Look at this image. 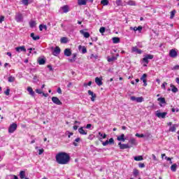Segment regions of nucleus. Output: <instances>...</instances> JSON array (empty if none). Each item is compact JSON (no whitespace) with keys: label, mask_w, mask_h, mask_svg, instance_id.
I'll use <instances>...</instances> for the list:
<instances>
[{"label":"nucleus","mask_w":179,"mask_h":179,"mask_svg":"<svg viewBox=\"0 0 179 179\" xmlns=\"http://www.w3.org/2000/svg\"><path fill=\"white\" fill-rule=\"evenodd\" d=\"M56 162L58 164H68L71 162V156L69 154L60 152L57 153L55 156Z\"/></svg>","instance_id":"nucleus-1"},{"label":"nucleus","mask_w":179,"mask_h":179,"mask_svg":"<svg viewBox=\"0 0 179 179\" xmlns=\"http://www.w3.org/2000/svg\"><path fill=\"white\" fill-rule=\"evenodd\" d=\"M149 59H153V55H146L144 56L141 62L143 66H148V64H149Z\"/></svg>","instance_id":"nucleus-2"},{"label":"nucleus","mask_w":179,"mask_h":179,"mask_svg":"<svg viewBox=\"0 0 179 179\" xmlns=\"http://www.w3.org/2000/svg\"><path fill=\"white\" fill-rule=\"evenodd\" d=\"M15 20L18 23L23 22V14H22L21 13H16L15 16Z\"/></svg>","instance_id":"nucleus-3"},{"label":"nucleus","mask_w":179,"mask_h":179,"mask_svg":"<svg viewBox=\"0 0 179 179\" xmlns=\"http://www.w3.org/2000/svg\"><path fill=\"white\" fill-rule=\"evenodd\" d=\"M17 129V124L16 123H13L10 125L8 128L9 134H13Z\"/></svg>","instance_id":"nucleus-4"},{"label":"nucleus","mask_w":179,"mask_h":179,"mask_svg":"<svg viewBox=\"0 0 179 179\" xmlns=\"http://www.w3.org/2000/svg\"><path fill=\"white\" fill-rule=\"evenodd\" d=\"M52 101L54 103V104H57V106H62V102L57 96H52Z\"/></svg>","instance_id":"nucleus-5"},{"label":"nucleus","mask_w":179,"mask_h":179,"mask_svg":"<svg viewBox=\"0 0 179 179\" xmlns=\"http://www.w3.org/2000/svg\"><path fill=\"white\" fill-rule=\"evenodd\" d=\"M15 51L17 52H26V47L24 45L17 47Z\"/></svg>","instance_id":"nucleus-6"},{"label":"nucleus","mask_w":179,"mask_h":179,"mask_svg":"<svg viewBox=\"0 0 179 179\" xmlns=\"http://www.w3.org/2000/svg\"><path fill=\"white\" fill-rule=\"evenodd\" d=\"M118 145L120 147V149H122V150H124V149H129L132 148V146H129V145L128 144H122L121 142L118 143Z\"/></svg>","instance_id":"nucleus-7"},{"label":"nucleus","mask_w":179,"mask_h":179,"mask_svg":"<svg viewBox=\"0 0 179 179\" xmlns=\"http://www.w3.org/2000/svg\"><path fill=\"white\" fill-rule=\"evenodd\" d=\"M88 94L89 96H91V101H95L97 95H96L92 90H88Z\"/></svg>","instance_id":"nucleus-8"},{"label":"nucleus","mask_w":179,"mask_h":179,"mask_svg":"<svg viewBox=\"0 0 179 179\" xmlns=\"http://www.w3.org/2000/svg\"><path fill=\"white\" fill-rule=\"evenodd\" d=\"M177 55V51H176L175 49H171L169 51V56L171 57V58H176Z\"/></svg>","instance_id":"nucleus-9"},{"label":"nucleus","mask_w":179,"mask_h":179,"mask_svg":"<svg viewBox=\"0 0 179 179\" xmlns=\"http://www.w3.org/2000/svg\"><path fill=\"white\" fill-rule=\"evenodd\" d=\"M102 80H103V78L96 77L95 78V83H96V85L98 86H101V85H103V81Z\"/></svg>","instance_id":"nucleus-10"},{"label":"nucleus","mask_w":179,"mask_h":179,"mask_svg":"<svg viewBox=\"0 0 179 179\" xmlns=\"http://www.w3.org/2000/svg\"><path fill=\"white\" fill-rule=\"evenodd\" d=\"M156 115L157 117H158V118H166V116L167 115V113L166 112L157 113Z\"/></svg>","instance_id":"nucleus-11"},{"label":"nucleus","mask_w":179,"mask_h":179,"mask_svg":"<svg viewBox=\"0 0 179 179\" xmlns=\"http://www.w3.org/2000/svg\"><path fill=\"white\" fill-rule=\"evenodd\" d=\"M157 101L159 102V106L162 107V104H166V98L164 97H160L157 99Z\"/></svg>","instance_id":"nucleus-12"},{"label":"nucleus","mask_w":179,"mask_h":179,"mask_svg":"<svg viewBox=\"0 0 179 179\" xmlns=\"http://www.w3.org/2000/svg\"><path fill=\"white\" fill-rule=\"evenodd\" d=\"M131 52H137V54H142V50L137 47H133L131 48Z\"/></svg>","instance_id":"nucleus-13"},{"label":"nucleus","mask_w":179,"mask_h":179,"mask_svg":"<svg viewBox=\"0 0 179 179\" xmlns=\"http://www.w3.org/2000/svg\"><path fill=\"white\" fill-rule=\"evenodd\" d=\"M80 34H83V36H84L85 38H89V37H90V34H89V32H86L83 30H80Z\"/></svg>","instance_id":"nucleus-14"},{"label":"nucleus","mask_w":179,"mask_h":179,"mask_svg":"<svg viewBox=\"0 0 179 179\" xmlns=\"http://www.w3.org/2000/svg\"><path fill=\"white\" fill-rule=\"evenodd\" d=\"M78 50H79V51H81L83 54H86V52H87V50L86 49V47H85V46L79 45Z\"/></svg>","instance_id":"nucleus-15"},{"label":"nucleus","mask_w":179,"mask_h":179,"mask_svg":"<svg viewBox=\"0 0 179 179\" xmlns=\"http://www.w3.org/2000/svg\"><path fill=\"white\" fill-rule=\"evenodd\" d=\"M27 92H29V94L32 96L34 97V91L33 90V88L31 87H28L27 89Z\"/></svg>","instance_id":"nucleus-16"},{"label":"nucleus","mask_w":179,"mask_h":179,"mask_svg":"<svg viewBox=\"0 0 179 179\" xmlns=\"http://www.w3.org/2000/svg\"><path fill=\"white\" fill-rule=\"evenodd\" d=\"M78 132L79 134H80V135H87V131H85V129H83V127H80L78 129Z\"/></svg>","instance_id":"nucleus-17"},{"label":"nucleus","mask_w":179,"mask_h":179,"mask_svg":"<svg viewBox=\"0 0 179 179\" xmlns=\"http://www.w3.org/2000/svg\"><path fill=\"white\" fill-rule=\"evenodd\" d=\"M60 52H61V48L57 46L53 51V55H58Z\"/></svg>","instance_id":"nucleus-18"},{"label":"nucleus","mask_w":179,"mask_h":179,"mask_svg":"<svg viewBox=\"0 0 179 179\" xmlns=\"http://www.w3.org/2000/svg\"><path fill=\"white\" fill-rule=\"evenodd\" d=\"M71 55H72V52H71V49L69 48L65 49L64 55H66V57H71Z\"/></svg>","instance_id":"nucleus-19"},{"label":"nucleus","mask_w":179,"mask_h":179,"mask_svg":"<svg viewBox=\"0 0 179 179\" xmlns=\"http://www.w3.org/2000/svg\"><path fill=\"white\" fill-rule=\"evenodd\" d=\"M62 10H63L64 13H68V12H69V6L68 5L64 6L62 7Z\"/></svg>","instance_id":"nucleus-20"},{"label":"nucleus","mask_w":179,"mask_h":179,"mask_svg":"<svg viewBox=\"0 0 179 179\" xmlns=\"http://www.w3.org/2000/svg\"><path fill=\"white\" fill-rule=\"evenodd\" d=\"M117 141H122V142H125V134H122L120 136H117Z\"/></svg>","instance_id":"nucleus-21"},{"label":"nucleus","mask_w":179,"mask_h":179,"mask_svg":"<svg viewBox=\"0 0 179 179\" xmlns=\"http://www.w3.org/2000/svg\"><path fill=\"white\" fill-rule=\"evenodd\" d=\"M134 160L136 162H142V160H143V157H142V155L134 157Z\"/></svg>","instance_id":"nucleus-22"},{"label":"nucleus","mask_w":179,"mask_h":179,"mask_svg":"<svg viewBox=\"0 0 179 179\" xmlns=\"http://www.w3.org/2000/svg\"><path fill=\"white\" fill-rule=\"evenodd\" d=\"M30 36H31V38H33V40H34L35 41H36V40H40V36H35L34 33H31Z\"/></svg>","instance_id":"nucleus-23"},{"label":"nucleus","mask_w":179,"mask_h":179,"mask_svg":"<svg viewBox=\"0 0 179 179\" xmlns=\"http://www.w3.org/2000/svg\"><path fill=\"white\" fill-rule=\"evenodd\" d=\"M26 177V171H21L20 172V178H21V179H23V178H24Z\"/></svg>","instance_id":"nucleus-24"},{"label":"nucleus","mask_w":179,"mask_h":179,"mask_svg":"<svg viewBox=\"0 0 179 179\" xmlns=\"http://www.w3.org/2000/svg\"><path fill=\"white\" fill-rule=\"evenodd\" d=\"M38 62L39 65H44V64H45V59H42V58H38Z\"/></svg>","instance_id":"nucleus-25"},{"label":"nucleus","mask_w":179,"mask_h":179,"mask_svg":"<svg viewBox=\"0 0 179 179\" xmlns=\"http://www.w3.org/2000/svg\"><path fill=\"white\" fill-rule=\"evenodd\" d=\"M129 143H131V145H130V146H131V148H132V146L136 145V140H135V138H131L129 140Z\"/></svg>","instance_id":"nucleus-26"},{"label":"nucleus","mask_w":179,"mask_h":179,"mask_svg":"<svg viewBox=\"0 0 179 179\" xmlns=\"http://www.w3.org/2000/svg\"><path fill=\"white\" fill-rule=\"evenodd\" d=\"M171 87H172L171 92H173V93H177V92H178V88H177V87L171 85Z\"/></svg>","instance_id":"nucleus-27"},{"label":"nucleus","mask_w":179,"mask_h":179,"mask_svg":"<svg viewBox=\"0 0 179 179\" xmlns=\"http://www.w3.org/2000/svg\"><path fill=\"white\" fill-rule=\"evenodd\" d=\"M177 124H173L172 127L169 128L170 132H176Z\"/></svg>","instance_id":"nucleus-28"},{"label":"nucleus","mask_w":179,"mask_h":179,"mask_svg":"<svg viewBox=\"0 0 179 179\" xmlns=\"http://www.w3.org/2000/svg\"><path fill=\"white\" fill-rule=\"evenodd\" d=\"M171 171H173V172L177 171V164H173V165H171Z\"/></svg>","instance_id":"nucleus-29"},{"label":"nucleus","mask_w":179,"mask_h":179,"mask_svg":"<svg viewBox=\"0 0 179 179\" xmlns=\"http://www.w3.org/2000/svg\"><path fill=\"white\" fill-rule=\"evenodd\" d=\"M112 40L114 44H118L120 43V38L118 37H114Z\"/></svg>","instance_id":"nucleus-30"},{"label":"nucleus","mask_w":179,"mask_h":179,"mask_svg":"<svg viewBox=\"0 0 179 179\" xmlns=\"http://www.w3.org/2000/svg\"><path fill=\"white\" fill-rule=\"evenodd\" d=\"M87 0H78V5H86Z\"/></svg>","instance_id":"nucleus-31"},{"label":"nucleus","mask_w":179,"mask_h":179,"mask_svg":"<svg viewBox=\"0 0 179 179\" xmlns=\"http://www.w3.org/2000/svg\"><path fill=\"white\" fill-rule=\"evenodd\" d=\"M133 174H134V177H138V176H139V170L134 169Z\"/></svg>","instance_id":"nucleus-32"},{"label":"nucleus","mask_w":179,"mask_h":179,"mask_svg":"<svg viewBox=\"0 0 179 179\" xmlns=\"http://www.w3.org/2000/svg\"><path fill=\"white\" fill-rule=\"evenodd\" d=\"M78 142H80V138H76L74 142L73 143V145L74 146H78Z\"/></svg>","instance_id":"nucleus-33"},{"label":"nucleus","mask_w":179,"mask_h":179,"mask_svg":"<svg viewBox=\"0 0 179 179\" xmlns=\"http://www.w3.org/2000/svg\"><path fill=\"white\" fill-rule=\"evenodd\" d=\"M43 29H44L45 30H47V25L40 24L39 25V30L41 31H43Z\"/></svg>","instance_id":"nucleus-34"},{"label":"nucleus","mask_w":179,"mask_h":179,"mask_svg":"<svg viewBox=\"0 0 179 179\" xmlns=\"http://www.w3.org/2000/svg\"><path fill=\"white\" fill-rule=\"evenodd\" d=\"M101 5H103V6H107V5H108V0H102L101 1Z\"/></svg>","instance_id":"nucleus-35"},{"label":"nucleus","mask_w":179,"mask_h":179,"mask_svg":"<svg viewBox=\"0 0 179 179\" xmlns=\"http://www.w3.org/2000/svg\"><path fill=\"white\" fill-rule=\"evenodd\" d=\"M127 5H129L130 6H135L136 3H135L134 1H128Z\"/></svg>","instance_id":"nucleus-36"},{"label":"nucleus","mask_w":179,"mask_h":179,"mask_svg":"<svg viewBox=\"0 0 179 179\" xmlns=\"http://www.w3.org/2000/svg\"><path fill=\"white\" fill-rule=\"evenodd\" d=\"M90 58L91 59L96 60L97 58H99V56L97 55L92 54Z\"/></svg>","instance_id":"nucleus-37"},{"label":"nucleus","mask_w":179,"mask_h":179,"mask_svg":"<svg viewBox=\"0 0 179 179\" xmlns=\"http://www.w3.org/2000/svg\"><path fill=\"white\" fill-rule=\"evenodd\" d=\"M61 43L66 44V43H68V38L66 37H62L61 38Z\"/></svg>","instance_id":"nucleus-38"},{"label":"nucleus","mask_w":179,"mask_h":179,"mask_svg":"<svg viewBox=\"0 0 179 179\" xmlns=\"http://www.w3.org/2000/svg\"><path fill=\"white\" fill-rule=\"evenodd\" d=\"M36 21H31L29 22L30 27H36Z\"/></svg>","instance_id":"nucleus-39"},{"label":"nucleus","mask_w":179,"mask_h":179,"mask_svg":"<svg viewBox=\"0 0 179 179\" xmlns=\"http://www.w3.org/2000/svg\"><path fill=\"white\" fill-rule=\"evenodd\" d=\"M137 103H142V101H143V97L141 96V97H137L136 98V101Z\"/></svg>","instance_id":"nucleus-40"},{"label":"nucleus","mask_w":179,"mask_h":179,"mask_svg":"<svg viewBox=\"0 0 179 179\" xmlns=\"http://www.w3.org/2000/svg\"><path fill=\"white\" fill-rule=\"evenodd\" d=\"M99 136H101V138H103V139H106L107 138V134H104L103 135V134H101V132H99Z\"/></svg>","instance_id":"nucleus-41"},{"label":"nucleus","mask_w":179,"mask_h":179,"mask_svg":"<svg viewBox=\"0 0 179 179\" xmlns=\"http://www.w3.org/2000/svg\"><path fill=\"white\" fill-rule=\"evenodd\" d=\"M116 58L115 57H108V62H113V61H115Z\"/></svg>","instance_id":"nucleus-42"},{"label":"nucleus","mask_w":179,"mask_h":179,"mask_svg":"<svg viewBox=\"0 0 179 179\" xmlns=\"http://www.w3.org/2000/svg\"><path fill=\"white\" fill-rule=\"evenodd\" d=\"M8 82H10V83L15 82V77H13V76L8 77Z\"/></svg>","instance_id":"nucleus-43"},{"label":"nucleus","mask_w":179,"mask_h":179,"mask_svg":"<svg viewBox=\"0 0 179 179\" xmlns=\"http://www.w3.org/2000/svg\"><path fill=\"white\" fill-rule=\"evenodd\" d=\"M4 94H6V96H9V94H10V89L7 88V90L4 92Z\"/></svg>","instance_id":"nucleus-44"},{"label":"nucleus","mask_w":179,"mask_h":179,"mask_svg":"<svg viewBox=\"0 0 179 179\" xmlns=\"http://www.w3.org/2000/svg\"><path fill=\"white\" fill-rule=\"evenodd\" d=\"M175 15H176V10H172L171 12V17H170V18L173 19V17H174Z\"/></svg>","instance_id":"nucleus-45"},{"label":"nucleus","mask_w":179,"mask_h":179,"mask_svg":"<svg viewBox=\"0 0 179 179\" xmlns=\"http://www.w3.org/2000/svg\"><path fill=\"white\" fill-rule=\"evenodd\" d=\"M146 78H148V74L144 73L140 79L141 80H146Z\"/></svg>","instance_id":"nucleus-46"},{"label":"nucleus","mask_w":179,"mask_h":179,"mask_svg":"<svg viewBox=\"0 0 179 179\" xmlns=\"http://www.w3.org/2000/svg\"><path fill=\"white\" fill-rule=\"evenodd\" d=\"M22 2L25 6H27V5H29V0H22Z\"/></svg>","instance_id":"nucleus-47"},{"label":"nucleus","mask_w":179,"mask_h":179,"mask_svg":"<svg viewBox=\"0 0 179 179\" xmlns=\"http://www.w3.org/2000/svg\"><path fill=\"white\" fill-rule=\"evenodd\" d=\"M76 59V54H73V58L72 59H69L70 62H72L73 61H75Z\"/></svg>","instance_id":"nucleus-48"},{"label":"nucleus","mask_w":179,"mask_h":179,"mask_svg":"<svg viewBox=\"0 0 179 179\" xmlns=\"http://www.w3.org/2000/svg\"><path fill=\"white\" fill-rule=\"evenodd\" d=\"M108 142H109V145H114V138H110Z\"/></svg>","instance_id":"nucleus-49"},{"label":"nucleus","mask_w":179,"mask_h":179,"mask_svg":"<svg viewBox=\"0 0 179 179\" xmlns=\"http://www.w3.org/2000/svg\"><path fill=\"white\" fill-rule=\"evenodd\" d=\"M100 33H104L106 31V28L104 27H101L99 29Z\"/></svg>","instance_id":"nucleus-50"},{"label":"nucleus","mask_w":179,"mask_h":179,"mask_svg":"<svg viewBox=\"0 0 179 179\" xmlns=\"http://www.w3.org/2000/svg\"><path fill=\"white\" fill-rule=\"evenodd\" d=\"M136 136H138V138H144L145 135L143 134H136Z\"/></svg>","instance_id":"nucleus-51"},{"label":"nucleus","mask_w":179,"mask_h":179,"mask_svg":"<svg viewBox=\"0 0 179 179\" xmlns=\"http://www.w3.org/2000/svg\"><path fill=\"white\" fill-rule=\"evenodd\" d=\"M166 85H167V83L164 82V83L162 85V89H164V90H166Z\"/></svg>","instance_id":"nucleus-52"},{"label":"nucleus","mask_w":179,"mask_h":179,"mask_svg":"<svg viewBox=\"0 0 179 179\" xmlns=\"http://www.w3.org/2000/svg\"><path fill=\"white\" fill-rule=\"evenodd\" d=\"M138 167H140V169H143L145 167V164L143 163L138 164Z\"/></svg>","instance_id":"nucleus-53"},{"label":"nucleus","mask_w":179,"mask_h":179,"mask_svg":"<svg viewBox=\"0 0 179 179\" xmlns=\"http://www.w3.org/2000/svg\"><path fill=\"white\" fill-rule=\"evenodd\" d=\"M110 144L108 140H106L105 142L102 143L103 146H107V145Z\"/></svg>","instance_id":"nucleus-54"},{"label":"nucleus","mask_w":179,"mask_h":179,"mask_svg":"<svg viewBox=\"0 0 179 179\" xmlns=\"http://www.w3.org/2000/svg\"><path fill=\"white\" fill-rule=\"evenodd\" d=\"M130 30H134V31H138V27H130Z\"/></svg>","instance_id":"nucleus-55"},{"label":"nucleus","mask_w":179,"mask_h":179,"mask_svg":"<svg viewBox=\"0 0 179 179\" xmlns=\"http://www.w3.org/2000/svg\"><path fill=\"white\" fill-rule=\"evenodd\" d=\"M57 93L59 94H62V90H61V87H59L57 88Z\"/></svg>","instance_id":"nucleus-56"},{"label":"nucleus","mask_w":179,"mask_h":179,"mask_svg":"<svg viewBox=\"0 0 179 179\" xmlns=\"http://www.w3.org/2000/svg\"><path fill=\"white\" fill-rule=\"evenodd\" d=\"M136 96H131L130 97V99L131 100V101H136Z\"/></svg>","instance_id":"nucleus-57"},{"label":"nucleus","mask_w":179,"mask_h":179,"mask_svg":"<svg viewBox=\"0 0 179 179\" xmlns=\"http://www.w3.org/2000/svg\"><path fill=\"white\" fill-rule=\"evenodd\" d=\"M36 93H38V94H43V92H41V90L36 89Z\"/></svg>","instance_id":"nucleus-58"},{"label":"nucleus","mask_w":179,"mask_h":179,"mask_svg":"<svg viewBox=\"0 0 179 179\" xmlns=\"http://www.w3.org/2000/svg\"><path fill=\"white\" fill-rule=\"evenodd\" d=\"M5 20V17L4 16H1L0 17V23H2Z\"/></svg>","instance_id":"nucleus-59"},{"label":"nucleus","mask_w":179,"mask_h":179,"mask_svg":"<svg viewBox=\"0 0 179 179\" xmlns=\"http://www.w3.org/2000/svg\"><path fill=\"white\" fill-rule=\"evenodd\" d=\"M116 4L117 5V6H120V5H121V0H116Z\"/></svg>","instance_id":"nucleus-60"},{"label":"nucleus","mask_w":179,"mask_h":179,"mask_svg":"<svg viewBox=\"0 0 179 179\" xmlns=\"http://www.w3.org/2000/svg\"><path fill=\"white\" fill-rule=\"evenodd\" d=\"M43 153H44V149H40L39 150V152H38V155H43Z\"/></svg>","instance_id":"nucleus-61"},{"label":"nucleus","mask_w":179,"mask_h":179,"mask_svg":"<svg viewBox=\"0 0 179 179\" xmlns=\"http://www.w3.org/2000/svg\"><path fill=\"white\" fill-rule=\"evenodd\" d=\"M152 159L153 160H155V162H157V158L156 157V155H155L154 154L152 155Z\"/></svg>","instance_id":"nucleus-62"},{"label":"nucleus","mask_w":179,"mask_h":179,"mask_svg":"<svg viewBox=\"0 0 179 179\" xmlns=\"http://www.w3.org/2000/svg\"><path fill=\"white\" fill-rule=\"evenodd\" d=\"M147 82H148L147 80H143V83H144V84H143V86H148Z\"/></svg>","instance_id":"nucleus-63"},{"label":"nucleus","mask_w":179,"mask_h":179,"mask_svg":"<svg viewBox=\"0 0 179 179\" xmlns=\"http://www.w3.org/2000/svg\"><path fill=\"white\" fill-rule=\"evenodd\" d=\"M137 30L139 31V33H141L142 31V27L141 26L138 27Z\"/></svg>","instance_id":"nucleus-64"}]
</instances>
